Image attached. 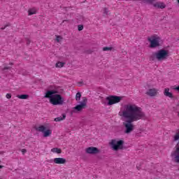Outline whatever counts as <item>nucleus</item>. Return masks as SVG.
<instances>
[{"mask_svg": "<svg viewBox=\"0 0 179 179\" xmlns=\"http://www.w3.org/2000/svg\"><path fill=\"white\" fill-rule=\"evenodd\" d=\"M124 110L119 113L120 117L124 118L123 126L124 127V134H131L135 129V125L132 122L145 120L146 115L142 111V108L135 105L129 103L125 105Z\"/></svg>", "mask_w": 179, "mask_h": 179, "instance_id": "obj_1", "label": "nucleus"}, {"mask_svg": "<svg viewBox=\"0 0 179 179\" xmlns=\"http://www.w3.org/2000/svg\"><path fill=\"white\" fill-rule=\"evenodd\" d=\"M62 93H64V89L61 88L48 90L44 98L49 99V101L52 106H62L65 103V100L62 96H61Z\"/></svg>", "mask_w": 179, "mask_h": 179, "instance_id": "obj_2", "label": "nucleus"}, {"mask_svg": "<svg viewBox=\"0 0 179 179\" xmlns=\"http://www.w3.org/2000/svg\"><path fill=\"white\" fill-rule=\"evenodd\" d=\"M169 57V50L161 49L157 50V52H154L152 53L151 55H150V61H155V59H157L158 61H165V59H167Z\"/></svg>", "mask_w": 179, "mask_h": 179, "instance_id": "obj_3", "label": "nucleus"}, {"mask_svg": "<svg viewBox=\"0 0 179 179\" xmlns=\"http://www.w3.org/2000/svg\"><path fill=\"white\" fill-rule=\"evenodd\" d=\"M124 142L122 140L117 141L112 139L109 145L113 148V150L117 152V150H122V149H124Z\"/></svg>", "mask_w": 179, "mask_h": 179, "instance_id": "obj_4", "label": "nucleus"}, {"mask_svg": "<svg viewBox=\"0 0 179 179\" xmlns=\"http://www.w3.org/2000/svg\"><path fill=\"white\" fill-rule=\"evenodd\" d=\"M148 41L150 43V48H157L162 45L160 44V37L152 36L150 38H148Z\"/></svg>", "mask_w": 179, "mask_h": 179, "instance_id": "obj_5", "label": "nucleus"}, {"mask_svg": "<svg viewBox=\"0 0 179 179\" xmlns=\"http://www.w3.org/2000/svg\"><path fill=\"white\" fill-rule=\"evenodd\" d=\"M86 107H87V98L83 97V100L80 103L73 108L72 113L82 111V110H84V108H86Z\"/></svg>", "mask_w": 179, "mask_h": 179, "instance_id": "obj_6", "label": "nucleus"}, {"mask_svg": "<svg viewBox=\"0 0 179 179\" xmlns=\"http://www.w3.org/2000/svg\"><path fill=\"white\" fill-rule=\"evenodd\" d=\"M106 100L108 101V106H113V104H117V103H120V101L122 100V96L112 95L107 96Z\"/></svg>", "mask_w": 179, "mask_h": 179, "instance_id": "obj_7", "label": "nucleus"}, {"mask_svg": "<svg viewBox=\"0 0 179 179\" xmlns=\"http://www.w3.org/2000/svg\"><path fill=\"white\" fill-rule=\"evenodd\" d=\"M35 129L36 131H38V132H43L44 138H47L50 136L51 134H52V131L50 129H47V128L44 125L35 127Z\"/></svg>", "mask_w": 179, "mask_h": 179, "instance_id": "obj_8", "label": "nucleus"}, {"mask_svg": "<svg viewBox=\"0 0 179 179\" xmlns=\"http://www.w3.org/2000/svg\"><path fill=\"white\" fill-rule=\"evenodd\" d=\"M85 153L87 155H99L100 150L96 147H89L85 149Z\"/></svg>", "mask_w": 179, "mask_h": 179, "instance_id": "obj_9", "label": "nucleus"}, {"mask_svg": "<svg viewBox=\"0 0 179 179\" xmlns=\"http://www.w3.org/2000/svg\"><path fill=\"white\" fill-rule=\"evenodd\" d=\"M145 94L150 97H155V96H157V90L155 88L149 89Z\"/></svg>", "mask_w": 179, "mask_h": 179, "instance_id": "obj_10", "label": "nucleus"}, {"mask_svg": "<svg viewBox=\"0 0 179 179\" xmlns=\"http://www.w3.org/2000/svg\"><path fill=\"white\" fill-rule=\"evenodd\" d=\"M54 163H55V164H65L66 159L65 158H55Z\"/></svg>", "mask_w": 179, "mask_h": 179, "instance_id": "obj_11", "label": "nucleus"}, {"mask_svg": "<svg viewBox=\"0 0 179 179\" xmlns=\"http://www.w3.org/2000/svg\"><path fill=\"white\" fill-rule=\"evenodd\" d=\"M164 94L166 97H169V99H173L174 97V96L173 95V93L170 92V89L169 88H165Z\"/></svg>", "mask_w": 179, "mask_h": 179, "instance_id": "obj_12", "label": "nucleus"}, {"mask_svg": "<svg viewBox=\"0 0 179 179\" xmlns=\"http://www.w3.org/2000/svg\"><path fill=\"white\" fill-rule=\"evenodd\" d=\"M153 6L155 8H160V9H164V8H166V4L164 3L157 2L153 4Z\"/></svg>", "mask_w": 179, "mask_h": 179, "instance_id": "obj_13", "label": "nucleus"}, {"mask_svg": "<svg viewBox=\"0 0 179 179\" xmlns=\"http://www.w3.org/2000/svg\"><path fill=\"white\" fill-rule=\"evenodd\" d=\"M65 118H66V115H65V113H64V114H62V116L57 117L55 118V121L56 122H59V121H63V120H65Z\"/></svg>", "mask_w": 179, "mask_h": 179, "instance_id": "obj_14", "label": "nucleus"}, {"mask_svg": "<svg viewBox=\"0 0 179 179\" xmlns=\"http://www.w3.org/2000/svg\"><path fill=\"white\" fill-rule=\"evenodd\" d=\"M51 152L53 153H57V155H61V153H62V150L58 148H54L51 149Z\"/></svg>", "mask_w": 179, "mask_h": 179, "instance_id": "obj_15", "label": "nucleus"}, {"mask_svg": "<svg viewBox=\"0 0 179 179\" xmlns=\"http://www.w3.org/2000/svg\"><path fill=\"white\" fill-rule=\"evenodd\" d=\"M17 97L21 100H27V99H29V94L17 95Z\"/></svg>", "mask_w": 179, "mask_h": 179, "instance_id": "obj_16", "label": "nucleus"}, {"mask_svg": "<svg viewBox=\"0 0 179 179\" xmlns=\"http://www.w3.org/2000/svg\"><path fill=\"white\" fill-rule=\"evenodd\" d=\"M12 69V66H6L4 64V67L1 69L2 72L6 73L8 71H10Z\"/></svg>", "mask_w": 179, "mask_h": 179, "instance_id": "obj_17", "label": "nucleus"}, {"mask_svg": "<svg viewBox=\"0 0 179 179\" xmlns=\"http://www.w3.org/2000/svg\"><path fill=\"white\" fill-rule=\"evenodd\" d=\"M157 0H143L144 3H148V5H155L154 2Z\"/></svg>", "mask_w": 179, "mask_h": 179, "instance_id": "obj_18", "label": "nucleus"}, {"mask_svg": "<svg viewBox=\"0 0 179 179\" xmlns=\"http://www.w3.org/2000/svg\"><path fill=\"white\" fill-rule=\"evenodd\" d=\"M65 65L64 62H58L57 63H56V68H62L64 67V66Z\"/></svg>", "mask_w": 179, "mask_h": 179, "instance_id": "obj_19", "label": "nucleus"}, {"mask_svg": "<svg viewBox=\"0 0 179 179\" xmlns=\"http://www.w3.org/2000/svg\"><path fill=\"white\" fill-rule=\"evenodd\" d=\"M80 97H82V94H80V92H78L76 95V100L77 101H79V100H80Z\"/></svg>", "mask_w": 179, "mask_h": 179, "instance_id": "obj_20", "label": "nucleus"}, {"mask_svg": "<svg viewBox=\"0 0 179 179\" xmlns=\"http://www.w3.org/2000/svg\"><path fill=\"white\" fill-rule=\"evenodd\" d=\"M28 13H29V15H36V10H34V9H29L28 10Z\"/></svg>", "mask_w": 179, "mask_h": 179, "instance_id": "obj_21", "label": "nucleus"}, {"mask_svg": "<svg viewBox=\"0 0 179 179\" xmlns=\"http://www.w3.org/2000/svg\"><path fill=\"white\" fill-rule=\"evenodd\" d=\"M113 50L112 47H104L103 48V51H111Z\"/></svg>", "mask_w": 179, "mask_h": 179, "instance_id": "obj_22", "label": "nucleus"}, {"mask_svg": "<svg viewBox=\"0 0 179 179\" xmlns=\"http://www.w3.org/2000/svg\"><path fill=\"white\" fill-rule=\"evenodd\" d=\"M61 40H62V36H56V41L57 43H59L61 41Z\"/></svg>", "mask_w": 179, "mask_h": 179, "instance_id": "obj_23", "label": "nucleus"}, {"mask_svg": "<svg viewBox=\"0 0 179 179\" xmlns=\"http://www.w3.org/2000/svg\"><path fill=\"white\" fill-rule=\"evenodd\" d=\"M103 15H108V9L107 8H103Z\"/></svg>", "mask_w": 179, "mask_h": 179, "instance_id": "obj_24", "label": "nucleus"}, {"mask_svg": "<svg viewBox=\"0 0 179 179\" xmlns=\"http://www.w3.org/2000/svg\"><path fill=\"white\" fill-rule=\"evenodd\" d=\"M78 31H82V30H83V25L79 24L78 26Z\"/></svg>", "mask_w": 179, "mask_h": 179, "instance_id": "obj_25", "label": "nucleus"}, {"mask_svg": "<svg viewBox=\"0 0 179 179\" xmlns=\"http://www.w3.org/2000/svg\"><path fill=\"white\" fill-rule=\"evenodd\" d=\"M9 26H10V23H8L7 24H6L4 26V27H1V30H5V29H6V27H9Z\"/></svg>", "mask_w": 179, "mask_h": 179, "instance_id": "obj_26", "label": "nucleus"}, {"mask_svg": "<svg viewBox=\"0 0 179 179\" xmlns=\"http://www.w3.org/2000/svg\"><path fill=\"white\" fill-rule=\"evenodd\" d=\"M6 99H11L12 98V94H6Z\"/></svg>", "mask_w": 179, "mask_h": 179, "instance_id": "obj_27", "label": "nucleus"}, {"mask_svg": "<svg viewBox=\"0 0 179 179\" xmlns=\"http://www.w3.org/2000/svg\"><path fill=\"white\" fill-rule=\"evenodd\" d=\"M172 89L173 90H177L178 92H179V85L178 87H173Z\"/></svg>", "mask_w": 179, "mask_h": 179, "instance_id": "obj_28", "label": "nucleus"}, {"mask_svg": "<svg viewBox=\"0 0 179 179\" xmlns=\"http://www.w3.org/2000/svg\"><path fill=\"white\" fill-rule=\"evenodd\" d=\"M26 152H27V150L26 149H22V152L23 155H24V153H26Z\"/></svg>", "mask_w": 179, "mask_h": 179, "instance_id": "obj_29", "label": "nucleus"}, {"mask_svg": "<svg viewBox=\"0 0 179 179\" xmlns=\"http://www.w3.org/2000/svg\"><path fill=\"white\" fill-rule=\"evenodd\" d=\"M86 52H87V54H92V50H87Z\"/></svg>", "mask_w": 179, "mask_h": 179, "instance_id": "obj_30", "label": "nucleus"}, {"mask_svg": "<svg viewBox=\"0 0 179 179\" xmlns=\"http://www.w3.org/2000/svg\"><path fill=\"white\" fill-rule=\"evenodd\" d=\"M27 45H29V44H30V40H29V39L27 40Z\"/></svg>", "mask_w": 179, "mask_h": 179, "instance_id": "obj_31", "label": "nucleus"}, {"mask_svg": "<svg viewBox=\"0 0 179 179\" xmlns=\"http://www.w3.org/2000/svg\"><path fill=\"white\" fill-rule=\"evenodd\" d=\"M0 169H3V166L0 165Z\"/></svg>", "mask_w": 179, "mask_h": 179, "instance_id": "obj_32", "label": "nucleus"}, {"mask_svg": "<svg viewBox=\"0 0 179 179\" xmlns=\"http://www.w3.org/2000/svg\"><path fill=\"white\" fill-rule=\"evenodd\" d=\"M65 22H68V20H63L62 23H64Z\"/></svg>", "mask_w": 179, "mask_h": 179, "instance_id": "obj_33", "label": "nucleus"}, {"mask_svg": "<svg viewBox=\"0 0 179 179\" xmlns=\"http://www.w3.org/2000/svg\"><path fill=\"white\" fill-rule=\"evenodd\" d=\"M9 65H11V66H12V65H13V63L11 62V63L9 64Z\"/></svg>", "mask_w": 179, "mask_h": 179, "instance_id": "obj_34", "label": "nucleus"}, {"mask_svg": "<svg viewBox=\"0 0 179 179\" xmlns=\"http://www.w3.org/2000/svg\"><path fill=\"white\" fill-rule=\"evenodd\" d=\"M178 3H179V0H178Z\"/></svg>", "mask_w": 179, "mask_h": 179, "instance_id": "obj_35", "label": "nucleus"}, {"mask_svg": "<svg viewBox=\"0 0 179 179\" xmlns=\"http://www.w3.org/2000/svg\"><path fill=\"white\" fill-rule=\"evenodd\" d=\"M0 155H1V152H0Z\"/></svg>", "mask_w": 179, "mask_h": 179, "instance_id": "obj_36", "label": "nucleus"}]
</instances>
